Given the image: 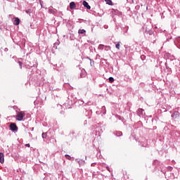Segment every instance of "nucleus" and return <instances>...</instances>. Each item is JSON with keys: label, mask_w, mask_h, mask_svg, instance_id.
Wrapping results in <instances>:
<instances>
[{"label": "nucleus", "mask_w": 180, "mask_h": 180, "mask_svg": "<svg viewBox=\"0 0 180 180\" xmlns=\"http://www.w3.org/2000/svg\"><path fill=\"white\" fill-rule=\"evenodd\" d=\"M115 47H116V49H117V50H120V43L117 44L115 45Z\"/></svg>", "instance_id": "13"}, {"label": "nucleus", "mask_w": 180, "mask_h": 180, "mask_svg": "<svg viewBox=\"0 0 180 180\" xmlns=\"http://www.w3.org/2000/svg\"><path fill=\"white\" fill-rule=\"evenodd\" d=\"M46 137H47V134L43 133V134H42V138H43V139H46Z\"/></svg>", "instance_id": "16"}, {"label": "nucleus", "mask_w": 180, "mask_h": 180, "mask_svg": "<svg viewBox=\"0 0 180 180\" xmlns=\"http://www.w3.org/2000/svg\"><path fill=\"white\" fill-rule=\"evenodd\" d=\"M19 64H20V65H22V63L20 62H19Z\"/></svg>", "instance_id": "20"}, {"label": "nucleus", "mask_w": 180, "mask_h": 180, "mask_svg": "<svg viewBox=\"0 0 180 180\" xmlns=\"http://www.w3.org/2000/svg\"><path fill=\"white\" fill-rule=\"evenodd\" d=\"M86 32L85 30H79L78 33L79 34H84Z\"/></svg>", "instance_id": "9"}, {"label": "nucleus", "mask_w": 180, "mask_h": 180, "mask_svg": "<svg viewBox=\"0 0 180 180\" xmlns=\"http://www.w3.org/2000/svg\"><path fill=\"white\" fill-rule=\"evenodd\" d=\"M105 1L108 5H113V2H112L111 0H105Z\"/></svg>", "instance_id": "10"}, {"label": "nucleus", "mask_w": 180, "mask_h": 180, "mask_svg": "<svg viewBox=\"0 0 180 180\" xmlns=\"http://www.w3.org/2000/svg\"><path fill=\"white\" fill-rule=\"evenodd\" d=\"M25 116H26L25 111L18 112L16 115V120L18 122H22V120H23V117H25Z\"/></svg>", "instance_id": "1"}, {"label": "nucleus", "mask_w": 180, "mask_h": 180, "mask_svg": "<svg viewBox=\"0 0 180 180\" xmlns=\"http://www.w3.org/2000/svg\"><path fill=\"white\" fill-rule=\"evenodd\" d=\"M105 50H110V46H105Z\"/></svg>", "instance_id": "18"}, {"label": "nucleus", "mask_w": 180, "mask_h": 180, "mask_svg": "<svg viewBox=\"0 0 180 180\" xmlns=\"http://www.w3.org/2000/svg\"><path fill=\"white\" fill-rule=\"evenodd\" d=\"M10 129L12 131H18V126H16V124H15V123H11L10 124Z\"/></svg>", "instance_id": "2"}, {"label": "nucleus", "mask_w": 180, "mask_h": 180, "mask_svg": "<svg viewBox=\"0 0 180 180\" xmlns=\"http://www.w3.org/2000/svg\"><path fill=\"white\" fill-rule=\"evenodd\" d=\"M65 157L66 160H71V156H70L69 155H65Z\"/></svg>", "instance_id": "12"}, {"label": "nucleus", "mask_w": 180, "mask_h": 180, "mask_svg": "<svg viewBox=\"0 0 180 180\" xmlns=\"http://www.w3.org/2000/svg\"><path fill=\"white\" fill-rule=\"evenodd\" d=\"M172 117H173V119H178V118H179V112L175 111V112L172 115Z\"/></svg>", "instance_id": "3"}, {"label": "nucleus", "mask_w": 180, "mask_h": 180, "mask_svg": "<svg viewBox=\"0 0 180 180\" xmlns=\"http://www.w3.org/2000/svg\"><path fill=\"white\" fill-rule=\"evenodd\" d=\"M13 25L15 26H18L19 23H20V20L18 18H14Z\"/></svg>", "instance_id": "6"}, {"label": "nucleus", "mask_w": 180, "mask_h": 180, "mask_svg": "<svg viewBox=\"0 0 180 180\" xmlns=\"http://www.w3.org/2000/svg\"><path fill=\"white\" fill-rule=\"evenodd\" d=\"M83 5H84V8H86L87 9H91V6H89L88 2H86V1H83Z\"/></svg>", "instance_id": "7"}, {"label": "nucleus", "mask_w": 180, "mask_h": 180, "mask_svg": "<svg viewBox=\"0 0 180 180\" xmlns=\"http://www.w3.org/2000/svg\"><path fill=\"white\" fill-rule=\"evenodd\" d=\"M0 162L1 164H4V162H5V158L4 155V153H0Z\"/></svg>", "instance_id": "5"}, {"label": "nucleus", "mask_w": 180, "mask_h": 180, "mask_svg": "<svg viewBox=\"0 0 180 180\" xmlns=\"http://www.w3.org/2000/svg\"><path fill=\"white\" fill-rule=\"evenodd\" d=\"M25 147H30V144H29V143H27V144H25Z\"/></svg>", "instance_id": "19"}, {"label": "nucleus", "mask_w": 180, "mask_h": 180, "mask_svg": "<svg viewBox=\"0 0 180 180\" xmlns=\"http://www.w3.org/2000/svg\"><path fill=\"white\" fill-rule=\"evenodd\" d=\"M26 13H29V11H26Z\"/></svg>", "instance_id": "21"}, {"label": "nucleus", "mask_w": 180, "mask_h": 180, "mask_svg": "<svg viewBox=\"0 0 180 180\" xmlns=\"http://www.w3.org/2000/svg\"><path fill=\"white\" fill-rule=\"evenodd\" d=\"M80 77L81 78H85V77H86V71H85V69H82Z\"/></svg>", "instance_id": "4"}, {"label": "nucleus", "mask_w": 180, "mask_h": 180, "mask_svg": "<svg viewBox=\"0 0 180 180\" xmlns=\"http://www.w3.org/2000/svg\"><path fill=\"white\" fill-rule=\"evenodd\" d=\"M90 64L91 67H94V64H95V63L94 62V60H90Z\"/></svg>", "instance_id": "17"}, {"label": "nucleus", "mask_w": 180, "mask_h": 180, "mask_svg": "<svg viewBox=\"0 0 180 180\" xmlns=\"http://www.w3.org/2000/svg\"><path fill=\"white\" fill-rule=\"evenodd\" d=\"M143 110L141 108H139L138 110V114H139V115H143Z\"/></svg>", "instance_id": "11"}, {"label": "nucleus", "mask_w": 180, "mask_h": 180, "mask_svg": "<svg viewBox=\"0 0 180 180\" xmlns=\"http://www.w3.org/2000/svg\"><path fill=\"white\" fill-rule=\"evenodd\" d=\"M109 81L110 84H112L115 81V79H113V77H109Z\"/></svg>", "instance_id": "14"}, {"label": "nucleus", "mask_w": 180, "mask_h": 180, "mask_svg": "<svg viewBox=\"0 0 180 180\" xmlns=\"http://www.w3.org/2000/svg\"><path fill=\"white\" fill-rule=\"evenodd\" d=\"M77 7V6L75 5V2L72 1L70 4V9H75V8Z\"/></svg>", "instance_id": "8"}, {"label": "nucleus", "mask_w": 180, "mask_h": 180, "mask_svg": "<svg viewBox=\"0 0 180 180\" xmlns=\"http://www.w3.org/2000/svg\"><path fill=\"white\" fill-rule=\"evenodd\" d=\"M103 47H105L104 45H99L98 49H100V50H103Z\"/></svg>", "instance_id": "15"}]
</instances>
